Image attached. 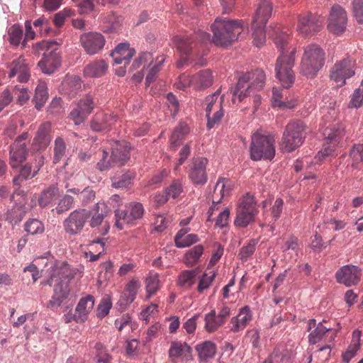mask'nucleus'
Here are the masks:
<instances>
[{"mask_svg": "<svg viewBox=\"0 0 363 363\" xmlns=\"http://www.w3.org/2000/svg\"><path fill=\"white\" fill-rule=\"evenodd\" d=\"M194 89L206 88L212 85L213 78L210 69H203L194 75Z\"/></svg>", "mask_w": 363, "mask_h": 363, "instance_id": "nucleus-41", "label": "nucleus"}, {"mask_svg": "<svg viewBox=\"0 0 363 363\" xmlns=\"http://www.w3.org/2000/svg\"><path fill=\"white\" fill-rule=\"evenodd\" d=\"M190 131L189 127L185 123H179L172 133L170 142L172 147H177L178 142L183 140Z\"/></svg>", "mask_w": 363, "mask_h": 363, "instance_id": "nucleus-48", "label": "nucleus"}, {"mask_svg": "<svg viewBox=\"0 0 363 363\" xmlns=\"http://www.w3.org/2000/svg\"><path fill=\"white\" fill-rule=\"evenodd\" d=\"M74 199L69 195H65L59 200L57 206L55 208L57 214H61L69 210L73 205Z\"/></svg>", "mask_w": 363, "mask_h": 363, "instance_id": "nucleus-63", "label": "nucleus"}, {"mask_svg": "<svg viewBox=\"0 0 363 363\" xmlns=\"http://www.w3.org/2000/svg\"><path fill=\"white\" fill-rule=\"evenodd\" d=\"M113 120L114 118L111 115L97 113L91 123V128L94 131L103 130L111 125V121Z\"/></svg>", "mask_w": 363, "mask_h": 363, "instance_id": "nucleus-43", "label": "nucleus"}, {"mask_svg": "<svg viewBox=\"0 0 363 363\" xmlns=\"http://www.w3.org/2000/svg\"><path fill=\"white\" fill-rule=\"evenodd\" d=\"M272 3L270 0H260L257 4L252 22L253 43L259 47L265 42L264 27L272 13Z\"/></svg>", "mask_w": 363, "mask_h": 363, "instance_id": "nucleus-8", "label": "nucleus"}, {"mask_svg": "<svg viewBox=\"0 0 363 363\" xmlns=\"http://www.w3.org/2000/svg\"><path fill=\"white\" fill-rule=\"evenodd\" d=\"M57 47L58 44L54 40H43L33 45L34 51L38 55L40 51H45L43 59L38 62L43 73L52 74L60 67L61 59Z\"/></svg>", "mask_w": 363, "mask_h": 363, "instance_id": "nucleus-6", "label": "nucleus"}, {"mask_svg": "<svg viewBox=\"0 0 363 363\" xmlns=\"http://www.w3.org/2000/svg\"><path fill=\"white\" fill-rule=\"evenodd\" d=\"M342 130L340 128L337 129H332V128H326L324 130V135L328 143H330L332 145L324 147L323 150H320L315 159L321 161L325 159L326 157L333 156L335 155L334 147L339 142V140L341 138L342 135Z\"/></svg>", "mask_w": 363, "mask_h": 363, "instance_id": "nucleus-24", "label": "nucleus"}, {"mask_svg": "<svg viewBox=\"0 0 363 363\" xmlns=\"http://www.w3.org/2000/svg\"><path fill=\"white\" fill-rule=\"evenodd\" d=\"M361 276V270L358 267L349 264L340 267L335 274L337 281L348 287L357 285Z\"/></svg>", "mask_w": 363, "mask_h": 363, "instance_id": "nucleus-21", "label": "nucleus"}, {"mask_svg": "<svg viewBox=\"0 0 363 363\" xmlns=\"http://www.w3.org/2000/svg\"><path fill=\"white\" fill-rule=\"evenodd\" d=\"M355 74V61L351 58H345L337 61L330 70L331 80L336 83L337 86H342L346 83V79Z\"/></svg>", "mask_w": 363, "mask_h": 363, "instance_id": "nucleus-13", "label": "nucleus"}, {"mask_svg": "<svg viewBox=\"0 0 363 363\" xmlns=\"http://www.w3.org/2000/svg\"><path fill=\"white\" fill-rule=\"evenodd\" d=\"M80 41L85 52L90 55H95L101 51L106 43L104 35L96 32L82 34L80 37Z\"/></svg>", "mask_w": 363, "mask_h": 363, "instance_id": "nucleus-20", "label": "nucleus"}, {"mask_svg": "<svg viewBox=\"0 0 363 363\" xmlns=\"http://www.w3.org/2000/svg\"><path fill=\"white\" fill-rule=\"evenodd\" d=\"M198 274L196 269H186L182 271L177 278V285L184 289H189L196 282V277Z\"/></svg>", "mask_w": 363, "mask_h": 363, "instance_id": "nucleus-35", "label": "nucleus"}, {"mask_svg": "<svg viewBox=\"0 0 363 363\" xmlns=\"http://www.w3.org/2000/svg\"><path fill=\"white\" fill-rule=\"evenodd\" d=\"M361 332L354 330L352 333V339L350 345L345 353L342 354V360L345 363H348L356 354L360 347Z\"/></svg>", "mask_w": 363, "mask_h": 363, "instance_id": "nucleus-37", "label": "nucleus"}, {"mask_svg": "<svg viewBox=\"0 0 363 363\" xmlns=\"http://www.w3.org/2000/svg\"><path fill=\"white\" fill-rule=\"evenodd\" d=\"M194 76L190 77L189 74L184 73L179 77L174 85L177 89L185 90L191 86L194 88Z\"/></svg>", "mask_w": 363, "mask_h": 363, "instance_id": "nucleus-64", "label": "nucleus"}, {"mask_svg": "<svg viewBox=\"0 0 363 363\" xmlns=\"http://www.w3.org/2000/svg\"><path fill=\"white\" fill-rule=\"evenodd\" d=\"M191 347L186 343L174 341L171 343L169 350V356L171 358H178L184 354L185 352H190Z\"/></svg>", "mask_w": 363, "mask_h": 363, "instance_id": "nucleus-51", "label": "nucleus"}, {"mask_svg": "<svg viewBox=\"0 0 363 363\" xmlns=\"http://www.w3.org/2000/svg\"><path fill=\"white\" fill-rule=\"evenodd\" d=\"M201 361H206L213 358L216 353V345L211 341H204L196 346Z\"/></svg>", "mask_w": 363, "mask_h": 363, "instance_id": "nucleus-38", "label": "nucleus"}, {"mask_svg": "<svg viewBox=\"0 0 363 363\" xmlns=\"http://www.w3.org/2000/svg\"><path fill=\"white\" fill-rule=\"evenodd\" d=\"M50 140V124L49 123L41 124L33 139V144L38 145L40 149H45L48 146Z\"/></svg>", "mask_w": 363, "mask_h": 363, "instance_id": "nucleus-34", "label": "nucleus"}, {"mask_svg": "<svg viewBox=\"0 0 363 363\" xmlns=\"http://www.w3.org/2000/svg\"><path fill=\"white\" fill-rule=\"evenodd\" d=\"M37 174L34 173L33 164L27 163L21 168L18 175L13 178V182L14 185L18 186L23 181L32 179Z\"/></svg>", "mask_w": 363, "mask_h": 363, "instance_id": "nucleus-49", "label": "nucleus"}, {"mask_svg": "<svg viewBox=\"0 0 363 363\" xmlns=\"http://www.w3.org/2000/svg\"><path fill=\"white\" fill-rule=\"evenodd\" d=\"M25 230L30 235L42 234L45 228L43 223L38 219H29L24 224Z\"/></svg>", "mask_w": 363, "mask_h": 363, "instance_id": "nucleus-55", "label": "nucleus"}, {"mask_svg": "<svg viewBox=\"0 0 363 363\" xmlns=\"http://www.w3.org/2000/svg\"><path fill=\"white\" fill-rule=\"evenodd\" d=\"M265 80V73L262 69L245 72L239 77L236 86L231 88L230 92L233 97H238L239 101H242L246 97L263 89ZM232 100L234 101L235 98Z\"/></svg>", "mask_w": 363, "mask_h": 363, "instance_id": "nucleus-4", "label": "nucleus"}, {"mask_svg": "<svg viewBox=\"0 0 363 363\" xmlns=\"http://www.w3.org/2000/svg\"><path fill=\"white\" fill-rule=\"evenodd\" d=\"M135 54V50L129 48L128 44L121 43L112 52L111 56L115 64L127 65Z\"/></svg>", "mask_w": 363, "mask_h": 363, "instance_id": "nucleus-31", "label": "nucleus"}, {"mask_svg": "<svg viewBox=\"0 0 363 363\" xmlns=\"http://www.w3.org/2000/svg\"><path fill=\"white\" fill-rule=\"evenodd\" d=\"M204 326L203 328L208 333H213L219 330L224 323L217 317L215 310L211 311L205 314L203 317Z\"/></svg>", "mask_w": 363, "mask_h": 363, "instance_id": "nucleus-36", "label": "nucleus"}, {"mask_svg": "<svg viewBox=\"0 0 363 363\" xmlns=\"http://www.w3.org/2000/svg\"><path fill=\"white\" fill-rule=\"evenodd\" d=\"M228 180L225 178H220L216 182L211 196L213 206H211L208 211V217L207 221L213 220L211 216L213 215V211L214 210V208L217 204L220 203L223 198L225 195L229 194L230 187L228 184Z\"/></svg>", "mask_w": 363, "mask_h": 363, "instance_id": "nucleus-27", "label": "nucleus"}, {"mask_svg": "<svg viewBox=\"0 0 363 363\" xmlns=\"http://www.w3.org/2000/svg\"><path fill=\"white\" fill-rule=\"evenodd\" d=\"M94 306V297L91 295L80 299L75 309V313H77V323H84L87 320L88 314L92 311Z\"/></svg>", "mask_w": 363, "mask_h": 363, "instance_id": "nucleus-32", "label": "nucleus"}, {"mask_svg": "<svg viewBox=\"0 0 363 363\" xmlns=\"http://www.w3.org/2000/svg\"><path fill=\"white\" fill-rule=\"evenodd\" d=\"M219 95L220 91L217 90L215 93L206 98V113L208 118L207 127L208 129L213 128L223 116L222 107L223 97H219Z\"/></svg>", "mask_w": 363, "mask_h": 363, "instance_id": "nucleus-14", "label": "nucleus"}, {"mask_svg": "<svg viewBox=\"0 0 363 363\" xmlns=\"http://www.w3.org/2000/svg\"><path fill=\"white\" fill-rule=\"evenodd\" d=\"M60 194L57 184H52L40 194L38 202L41 208L52 207L60 198Z\"/></svg>", "mask_w": 363, "mask_h": 363, "instance_id": "nucleus-29", "label": "nucleus"}, {"mask_svg": "<svg viewBox=\"0 0 363 363\" xmlns=\"http://www.w3.org/2000/svg\"><path fill=\"white\" fill-rule=\"evenodd\" d=\"M121 146H118V145H116V147L111 150V154L109 155L108 152L104 150H101L99 153V156L101 157V159L99 162L97 163L96 166L97 168L101 171H106L108 169L115 167L116 164H122L123 161L126 158L127 155L125 153L122 154L121 157L118 158V150H119L118 148H121Z\"/></svg>", "mask_w": 363, "mask_h": 363, "instance_id": "nucleus-23", "label": "nucleus"}, {"mask_svg": "<svg viewBox=\"0 0 363 363\" xmlns=\"http://www.w3.org/2000/svg\"><path fill=\"white\" fill-rule=\"evenodd\" d=\"M23 38V30L17 25H13L8 30V40L14 46H18Z\"/></svg>", "mask_w": 363, "mask_h": 363, "instance_id": "nucleus-56", "label": "nucleus"}, {"mask_svg": "<svg viewBox=\"0 0 363 363\" xmlns=\"http://www.w3.org/2000/svg\"><path fill=\"white\" fill-rule=\"evenodd\" d=\"M208 160L205 157L196 158L189 169V177L196 185H203L207 182L206 166Z\"/></svg>", "mask_w": 363, "mask_h": 363, "instance_id": "nucleus-22", "label": "nucleus"}, {"mask_svg": "<svg viewBox=\"0 0 363 363\" xmlns=\"http://www.w3.org/2000/svg\"><path fill=\"white\" fill-rule=\"evenodd\" d=\"M45 257L38 258L36 262L45 264L41 269V276L49 277L41 284H54V294L48 303V307L54 308L61 305L69 294L68 282L76 277H81L82 272L77 268H72L66 262L58 261L51 257L44 262Z\"/></svg>", "mask_w": 363, "mask_h": 363, "instance_id": "nucleus-2", "label": "nucleus"}, {"mask_svg": "<svg viewBox=\"0 0 363 363\" xmlns=\"http://www.w3.org/2000/svg\"><path fill=\"white\" fill-rule=\"evenodd\" d=\"M268 35L272 38L281 54L275 65L277 79L283 88H290L295 82V73L293 67L295 62L296 49L293 48L290 51L288 48L291 40L288 30L281 26L276 25L268 30Z\"/></svg>", "mask_w": 363, "mask_h": 363, "instance_id": "nucleus-3", "label": "nucleus"}, {"mask_svg": "<svg viewBox=\"0 0 363 363\" xmlns=\"http://www.w3.org/2000/svg\"><path fill=\"white\" fill-rule=\"evenodd\" d=\"M252 319V313L249 306H245L240 309L238 314L230 319V330L237 333L242 331Z\"/></svg>", "mask_w": 363, "mask_h": 363, "instance_id": "nucleus-26", "label": "nucleus"}, {"mask_svg": "<svg viewBox=\"0 0 363 363\" xmlns=\"http://www.w3.org/2000/svg\"><path fill=\"white\" fill-rule=\"evenodd\" d=\"M164 61L165 57L164 55L158 56L155 59V62L153 61V57H152V62H149L147 63L150 67V70L146 77V84L147 85H150V83H152L156 79L157 74L160 71Z\"/></svg>", "mask_w": 363, "mask_h": 363, "instance_id": "nucleus-40", "label": "nucleus"}, {"mask_svg": "<svg viewBox=\"0 0 363 363\" xmlns=\"http://www.w3.org/2000/svg\"><path fill=\"white\" fill-rule=\"evenodd\" d=\"M216 276L214 271L203 273L199 278L197 291L200 294H203L206 290L209 289Z\"/></svg>", "mask_w": 363, "mask_h": 363, "instance_id": "nucleus-53", "label": "nucleus"}, {"mask_svg": "<svg viewBox=\"0 0 363 363\" xmlns=\"http://www.w3.org/2000/svg\"><path fill=\"white\" fill-rule=\"evenodd\" d=\"M144 208L140 203L131 202L125 206V210L115 211V225L122 230L125 225H134L137 220L142 218Z\"/></svg>", "mask_w": 363, "mask_h": 363, "instance_id": "nucleus-11", "label": "nucleus"}, {"mask_svg": "<svg viewBox=\"0 0 363 363\" xmlns=\"http://www.w3.org/2000/svg\"><path fill=\"white\" fill-rule=\"evenodd\" d=\"M7 69H9V77L10 79L16 77L17 80L21 83L27 82L30 79L29 63L24 57L20 56L13 60L8 65Z\"/></svg>", "mask_w": 363, "mask_h": 363, "instance_id": "nucleus-19", "label": "nucleus"}, {"mask_svg": "<svg viewBox=\"0 0 363 363\" xmlns=\"http://www.w3.org/2000/svg\"><path fill=\"white\" fill-rule=\"evenodd\" d=\"M94 348L96 351V358L98 363H109L111 362V356L101 342H96Z\"/></svg>", "mask_w": 363, "mask_h": 363, "instance_id": "nucleus-59", "label": "nucleus"}, {"mask_svg": "<svg viewBox=\"0 0 363 363\" xmlns=\"http://www.w3.org/2000/svg\"><path fill=\"white\" fill-rule=\"evenodd\" d=\"M63 86L67 91L70 98L74 97L82 89V81L78 77H68L63 82Z\"/></svg>", "mask_w": 363, "mask_h": 363, "instance_id": "nucleus-47", "label": "nucleus"}, {"mask_svg": "<svg viewBox=\"0 0 363 363\" xmlns=\"http://www.w3.org/2000/svg\"><path fill=\"white\" fill-rule=\"evenodd\" d=\"M258 210L256 207L255 197L249 194L245 195L240 201L236 212L235 225L245 228L254 221Z\"/></svg>", "mask_w": 363, "mask_h": 363, "instance_id": "nucleus-10", "label": "nucleus"}, {"mask_svg": "<svg viewBox=\"0 0 363 363\" xmlns=\"http://www.w3.org/2000/svg\"><path fill=\"white\" fill-rule=\"evenodd\" d=\"M140 287V282L138 279H131L125 286V291L128 293L126 301L132 303L136 296L138 289Z\"/></svg>", "mask_w": 363, "mask_h": 363, "instance_id": "nucleus-60", "label": "nucleus"}, {"mask_svg": "<svg viewBox=\"0 0 363 363\" xmlns=\"http://www.w3.org/2000/svg\"><path fill=\"white\" fill-rule=\"evenodd\" d=\"M99 207L100 204L99 203H96L95 206V212L91 214L90 216L91 220L89 221V225L92 228H97L101 225L103 228V232H101V233L102 235H105L108 231L109 225L104 220L105 215L102 212L99 213Z\"/></svg>", "mask_w": 363, "mask_h": 363, "instance_id": "nucleus-42", "label": "nucleus"}, {"mask_svg": "<svg viewBox=\"0 0 363 363\" xmlns=\"http://www.w3.org/2000/svg\"><path fill=\"white\" fill-rule=\"evenodd\" d=\"M165 191L169 197L176 199L183 192V184L179 179H175L165 189Z\"/></svg>", "mask_w": 363, "mask_h": 363, "instance_id": "nucleus-62", "label": "nucleus"}, {"mask_svg": "<svg viewBox=\"0 0 363 363\" xmlns=\"http://www.w3.org/2000/svg\"><path fill=\"white\" fill-rule=\"evenodd\" d=\"M66 144L63 138L57 137L55 140V145L53 148V163H58L65 155L66 152Z\"/></svg>", "mask_w": 363, "mask_h": 363, "instance_id": "nucleus-54", "label": "nucleus"}, {"mask_svg": "<svg viewBox=\"0 0 363 363\" xmlns=\"http://www.w3.org/2000/svg\"><path fill=\"white\" fill-rule=\"evenodd\" d=\"M133 178L130 173L124 174L119 177H114L112 179V186L116 189L126 188L132 183Z\"/></svg>", "mask_w": 363, "mask_h": 363, "instance_id": "nucleus-61", "label": "nucleus"}, {"mask_svg": "<svg viewBox=\"0 0 363 363\" xmlns=\"http://www.w3.org/2000/svg\"><path fill=\"white\" fill-rule=\"evenodd\" d=\"M203 252V245H197L194 246L185 254V264L188 267L194 266L198 262Z\"/></svg>", "mask_w": 363, "mask_h": 363, "instance_id": "nucleus-50", "label": "nucleus"}, {"mask_svg": "<svg viewBox=\"0 0 363 363\" xmlns=\"http://www.w3.org/2000/svg\"><path fill=\"white\" fill-rule=\"evenodd\" d=\"M284 201L281 199H277L271 208L272 221H269L272 230L274 229V223L280 218L283 211Z\"/></svg>", "mask_w": 363, "mask_h": 363, "instance_id": "nucleus-57", "label": "nucleus"}, {"mask_svg": "<svg viewBox=\"0 0 363 363\" xmlns=\"http://www.w3.org/2000/svg\"><path fill=\"white\" fill-rule=\"evenodd\" d=\"M305 123L299 120L291 121L286 126L282 136V148L291 152L300 147L305 138Z\"/></svg>", "mask_w": 363, "mask_h": 363, "instance_id": "nucleus-9", "label": "nucleus"}, {"mask_svg": "<svg viewBox=\"0 0 363 363\" xmlns=\"http://www.w3.org/2000/svg\"><path fill=\"white\" fill-rule=\"evenodd\" d=\"M287 91L284 90L282 88H273L272 90V101L273 106H277L281 108L292 109L297 105V101L295 99H289L286 96Z\"/></svg>", "mask_w": 363, "mask_h": 363, "instance_id": "nucleus-30", "label": "nucleus"}, {"mask_svg": "<svg viewBox=\"0 0 363 363\" xmlns=\"http://www.w3.org/2000/svg\"><path fill=\"white\" fill-rule=\"evenodd\" d=\"M160 280L157 273L150 274L145 279L146 298L149 299L160 289Z\"/></svg>", "mask_w": 363, "mask_h": 363, "instance_id": "nucleus-45", "label": "nucleus"}, {"mask_svg": "<svg viewBox=\"0 0 363 363\" xmlns=\"http://www.w3.org/2000/svg\"><path fill=\"white\" fill-rule=\"evenodd\" d=\"M347 24V13L344 8L335 4L330 9L327 28L332 33L340 35L346 30Z\"/></svg>", "mask_w": 363, "mask_h": 363, "instance_id": "nucleus-17", "label": "nucleus"}, {"mask_svg": "<svg viewBox=\"0 0 363 363\" xmlns=\"http://www.w3.org/2000/svg\"><path fill=\"white\" fill-rule=\"evenodd\" d=\"M149 62H152V53L148 52H142L138 57L134 60L131 65L130 70H136L140 67H142V69L143 70L144 67Z\"/></svg>", "mask_w": 363, "mask_h": 363, "instance_id": "nucleus-58", "label": "nucleus"}, {"mask_svg": "<svg viewBox=\"0 0 363 363\" xmlns=\"http://www.w3.org/2000/svg\"><path fill=\"white\" fill-rule=\"evenodd\" d=\"M323 18L306 12L298 16L296 31L304 37L312 36L317 33L322 27Z\"/></svg>", "mask_w": 363, "mask_h": 363, "instance_id": "nucleus-12", "label": "nucleus"}, {"mask_svg": "<svg viewBox=\"0 0 363 363\" xmlns=\"http://www.w3.org/2000/svg\"><path fill=\"white\" fill-rule=\"evenodd\" d=\"M108 69V63L103 59L93 60L84 68L85 77H101L104 76Z\"/></svg>", "mask_w": 363, "mask_h": 363, "instance_id": "nucleus-28", "label": "nucleus"}, {"mask_svg": "<svg viewBox=\"0 0 363 363\" xmlns=\"http://www.w3.org/2000/svg\"><path fill=\"white\" fill-rule=\"evenodd\" d=\"M90 211L84 208L73 211L63 222L65 233L69 235L80 233L90 218Z\"/></svg>", "mask_w": 363, "mask_h": 363, "instance_id": "nucleus-15", "label": "nucleus"}, {"mask_svg": "<svg viewBox=\"0 0 363 363\" xmlns=\"http://www.w3.org/2000/svg\"><path fill=\"white\" fill-rule=\"evenodd\" d=\"M96 106L92 95L87 94L82 98L69 113L70 119L75 125L82 123Z\"/></svg>", "mask_w": 363, "mask_h": 363, "instance_id": "nucleus-18", "label": "nucleus"}, {"mask_svg": "<svg viewBox=\"0 0 363 363\" xmlns=\"http://www.w3.org/2000/svg\"><path fill=\"white\" fill-rule=\"evenodd\" d=\"M327 321L323 320L318 323L315 319H310L308 322L307 330H311L308 335V342L315 345L321 341L327 333L332 332L330 326L325 325Z\"/></svg>", "mask_w": 363, "mask_h": 363, "instance_id": "nucleus-25", "label": "nucleus"}, {"mask_svg": "<svg viewBox=\"0 0 363 363\" xmlns=\"http://www.w3.org/2000/svg\"><path fill=\"white\" fill-rule=\"evenodd\" d=\"M258 240L251 239L242 246L238 253V257L242 262L247 261L255 252Z\"/></svg>", "mask_w": 363, "mask_h": 363, "instance_id": "nucleus-52", "label": "nucleus"}, {"mask_svg": "<svg viewBox=\"0 0 363 363\" xmlns=\"http://www.w3.org/2000/svg\"><path fill=\"white\" fill-rule=\"evenodd\" d=\"M281 249L285 254V257L288 255L290 259H296L298 252L300 250V245L297 237L290 235L282 239Z\"/></svg>", "mask_w": 363, "mask_h": 363, "instance_id": "nucleus-33", "label": "nucleus"}, {"mask_svg": "<svg viewBox=\"0 0 363 363\" xmlns=\"http://www.w3.org/2000/svg\"><path fill=\"white\" fill-rule=\"evenodd\" d=\"M48 99V93L47 85L45 82H40L35 89V94L33 99L35 108L40 109L46 103Z\"/></svg>", "mask_w": 363, "mask_h": 363, "instance_id": "nucleus-44", "label": "nucleus"}, {"mask_svg": "<svg viewBox=\"0 0 363 363\" xmlns=\"http://www.w3.org/2000/svg\"><path fill=\"white\" fill-rule=\"evenodd\" d=\"M26 213V206L23 204H18L7 210L4 213V218L12 224H16L21 221Z\"/></svg>", "mask_w": 363, "mask_h": 363, "instance_id": "nucleus-39", "label": "nucleus"}, {"mask_svg": "<svg viewBox=\"0 0 363 363\" xmlns=\"http://www.w3.org/2000/svg\"><path fill=\"white\" fill-rule=\"evenodd\" d=\"M325 52L318 45L305 47L300 64V72L308 77H314L325 63Z\"/></svg>", "mask_w": 363, "mask_h": 363, "instance_id": "nucleus-7", "label": "nucleus"}, {"mask_svg": "<svg viewBox=\"0 0 363 363\" xmlns=\"http://www.w3.org/2000/svg\"><path fill=\"white\" fill-rule=\"evenodd\" d=\"M30 140L28 132L19 135L10 146L9 164L13 169L19 167L26 160L28 155L26 142Z\"/></svg>", "mask_w": 363, "mask_h": 363, "instance_id": "nucleus-16", "label": "nucleus"}, {"mask_svg": "<svg viewBox=\"0 0 363 363\" xmlns=\"http://www.w3.org/2000/svg\"><path fill=\"white\" fill-rule=\"evenodd\" d=\"M350 165L353 169H359L363 162V144H355L352 146L349 154Z\"/></svg>", "mask_w": 363, "mask_h": 363, "instance_id": "nucleus-46", "label": "nucleus"}, {"mask_svg": "<svg viewBox=\"0 0 363 363\" xmlns=\"http://www.w3.org/2000/svg\"><path fill=\"white\" fill-rule=\"evenodd\" d=\"M275 152L274 135L257 130L252 135L250 152L252 160H272L275 156Z\"/></svg>", "mask_w": 363, "mask_h": 363, "instance_id": "nucleus-5", "label": "nucleus"}, {"mask_svg": "<svg viewBox=\"0 0 363 363\" xmlns=\"http://www.w3.org/2000/svg\"><path fill=\"white\" fill-rule=\"evenodd\" d=\"M213 33V39L209 33L199 30L190 36H176L174 42L179 52L177 67H182L206 55V46L213 42L218 46H227L238 40L244 31V23L241 20H230L217 18L211 26Z\"/></svg>", "mask_w": 363, "mask_h": 363, "instance_id": "nucleus-1", "label": "nucleus"}]
</instances>
